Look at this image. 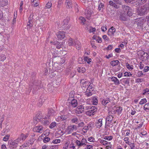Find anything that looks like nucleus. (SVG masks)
I'll list each match as a JSON object with an SVG mask.
<instances>
[{"instance_id":"obj_1","label":"nucleus","mask_w":149,"mask_h":149,"mask_svg":"<svg viewBox=\"0 0 149 149\" xmlns=\"http://www.w3.org/2000/svg\"><path fill=\"white\" fill-rule=\"evenodd\" d=\"M149 10L148 4H146L143 6L139 7L136 10L137 14L140 16L145 14L147 11Z\"/></svg>"},{"instance_id":"obj_2","label":"nucleus","mask_w":149,"mask_h":149,"mask_svg":"<svg viewBox=\"0 0 149 149\" xmlns=\"http://www.w3.org/2000/svg\"><path fill=\"white\" fill-rule=\"evenodd\" d=\"M41 83V81L35 78H33L31 81L30 86H34V88L36 89H39V85Z\"/></svg>"},{"instance_id":"obj_3","label":"nucleus","mask_w":149,"mask_h":149,"mask_svg":"<svg viewBox=\"0 0 149 149\" xmlns=\"http://www.w3.org/2000/svg\"><path fill=\"white\" fill-rule=\"evenodd\" d=\"M122 10L124 13L127 14L128 16H131L132 15V9L129 6L123 5L122 6Z\"/></svg>"},{"instance_id":"obj_4","label":"nucleus","mask_w":149,"mask_h":149,"mask_svg":"<svg viewBox=\"0 0 149 149\" xmlns=\"http://www.w3.org/2000/svg\"><path fill=\"white\" fill-rule=\"evenodd\" d=\"M88 109L89 110L86 112V113L87 115L91 116L92 115H94L93 113L97 111V108L94 106L92 107L90 106Z\"/></svg>"},{"instance_id":"obj_5","label":"nucleus","mask_w":149,"mask_h":149,"mask_svg":"<svg viewBox=\"0 0 149 149\" xmlns=\"http://www.w3.org/2000/svg\"><path fill=\"white\" fill-rule=\"evenodd\" d=\"M128 16L125 13H121L120 15L119 19L121 21H125L127 20Z\"/></svg>"},{"instance_id":"obj_6","label":"nucleus","mask_w":149,"mask_h":149,"mask_svg":"<svg viewBox=\"0 0 149 149\" xmlns=\"http://www.w3.org/2000/svg\"><path fill=\"white\" fill-rule=\"evenodd\" d=\"M115 31L116 29L112 26L109 29L107 34L110 36H113Z\"/></svg>"},{"instance_id":"obj_7","label":"nucleus","mask_w":149,"mask_h":149,"mask_svg":"<svg viewBox=\"0 0 149 149\" xmlns=\"http://www.w3.org/2000/svg\"><path fill=\"white\" fill-rule=\"evenodd\" d=\"M67 34L63 31H59L56 33V35L58 37H65L67 36Z\"/></svg>"},{"instance_id":"obj_8","label":"nucleus","mask_w":149,"mask_h":149,"mask_svg":"<svg viewBox=\"0 0 149 149\" xmlns=\"http://www.w3.org/2000/svg\"><path fill=\"white\" fill-rule=\"evenodd\" d=\"M9 143V147L10 149H15L17 146V144L16 142L15 141V140L13 142Z\"/></svg>"},{"instance_id":"obj_9","label":"nucleus","mask_w":149,"mask_h":149,"mask_svg":"<svg viewBox=\"0 0 149 149\" xmlns=\"http://www.w3.org/2000/svg\"><path fill=\"white\" fill-rule=\"evenodd\" d=\"M145 24L143 22V21L141 22H139L138 24L137 27L140 30H142L144 28H145Z\"/></svg>"},{"instance_id":"obj_10","label":"nucleus","mask_w":149,"mask_h":149,"mask_svg":"<svg viewBox=\"0 0 149 149\" xmlns=\"http://www.w3.org/2000/svg\"><path fill=\"white\" fill-rule=\"evenodd\" d=\"M109 4L113 7L116 8V9L120 7V5L116 4L113 1H109Z\"/></svg>"},{"instance_id":"obj_11","label":"nucleus","mask_w":149,"mask_h":149,"mask_svg":"<svg viewBox=\"0 0 149 149\" xmlns=\"http://www.w3.org/2000/svg\"><path fill=\"white\" fill-rule=\"evenodd\" d=\"M68 43L69 46H74L75 45V40L72 38H70L68 41Z\"/></svg>"},{"instance_id":"obj_12","label":"nucleus","mask_w":149,"mask_h":149,"mask_svg":"<svg viewBox=\"0 0 149 149\" xmlns=\"http://www.w3.org/2000/svg\"><path fill=\"white\" fill-rule=\"evenodd\" d=\"M55 112L52 109H49L48 111L47 116L49 118L51 116H53L55 114Z\"/></svg>"},{"instance_id":"obj_13","label":"nucleus","mask_w":149,"mask_h":149,"mask_svg":"<svg viewBox=\"0 0 149 149\" xmlns=\"http://www.w3.org/2000/svg\"><path fill=\"white\" fill-rule=\"evenodd\" d=\"M111 81H113L115 84L118 85L119 84V81L116 77H112L111 78Z\"/></svg>"},{"instance_id":"obj_14","label":"nucleus","mask_w":149,"mask_h":149,"mask_svg":"<svg viewBox=\"0 0 149 149\" xmlns=\"http://www.w3.org/2000/svg\"><path fill=\"white\" fill-rule=\"evenodd\" d=\"M71 104L73 107H75L77 105V100L74 99H73L71 102Z\"/></svg>"},{"instance_id":"obj_15","label":"nucleus","mask_w":149,"mask_h":149,"mask_svg":"<svg viewBox=\"0 0 149 149\" xmlns=\"http://www.w3.org/2000/svg\"><path fill=\"white\" fill-rule=\"evenodd\" d=\"M85 14L87 19H89L91 15V13L90 11L86 10L85 11Z\"/></svg>"},{"instance_id":"obj_16","label":"nucleus","mask_w":149,"mask_h":149,"mask_svg":"<svg viewBox=\"0 0 149 149\" xmlns=\"http://www.w3.org/2000/svg\"><path fill=\"white\" fill-rule=\"evenodd\" d=\"M110 100L109 98L104 99L102 101V104L104 105H105L109 102Z\"/></svg>"},{"instance_id":"obj_17","label":"nucleus","mask_w":149,"mask_h":149,"mask_svg":"<svg viewBox=\"0 0 149 149\" xmlns=\"http://www.w3.org/2000/svg\"><path fill=\"white\" fill-rule=\"evenodd\" d=\"M41 123L44 125H48L50 123V122L45 119L43 118L41 120Z\"/></svg>"},{"instance_id":"obj_18","label":"nucleus","mask_w":149,"mask_h":149,"mask_svg":"<svg viewBox=\"0 0 149 149\" xmlns=\"http://www.w3.org/2000/svg\"><path fill=\"white\" fill-rule=\"evenodd\" d=\"M84 80V79H83L81 81V83L82 84L83 86L85 88H86L87 87H88V85L90 84V82L89 81H85L84 82H82V81Z\"/></svg>"},{"instance_id":"obj_19","label":"nucleus","mask_w":149,"mask_h":149,"mask_svg":"<svg viewBox=\"0 0 149 149\" xmlns=\"http://www.w3.org/2000/svg\"><path fill=\"white\" fill-rule=\"evenodd\" d=\"M119 62L118 60L112 61L111 62V65L113 66H116L119 64Z\"/></svg>"},{"instance_id":"obj_20","label":"nucleus","mask_w":149,"mask_h":149,"mask_svg":"<svg viewBox=\"0 0 149 149\" xmlns=\"http://www.w3.org/2000/svg\"><path fill=\"white\" fill-rule=\"evenodd\" d=\"M1 2L0 3V6L3 7L7 4L8 1L7 0H1Z\"/></svg>"},{"instance_id":"obj_21","label":"nucleus","mask_w":149,"mask_h":149,"mask_svg":"<svg viewBox=\"0 0 149 149\" xmlns=\"http://www.w3.org/2000/svg\"><path fill=\"white\" fill-rule=\"evenodd\" d=\"M86 29H89L88 31L90 33H93L96 30V29L95 28L92 27L91 26H88L86 28Z\"/></svg>"},{"instance_id":"obj_22","label":"nucleus","mask_w":149,"mask_h":149,"mask_svg":"<svg viewBox=\"0 0 149 149\" xmlns=\"http://www.w3.org/2000/svg\"><path fill=\"white\" fill-rule=\"evenodd\" d=\"M77 70L79 72L83 73L85 72L86 69L84 67H79L78 68Z\"/></svg>"},{"instance_id":"obj_23","label":"nucleus","mask_w":149,"mask_h":149,"mask_svg":"<svg viewBox=\"0 0 149 149\" xmlns=\"http://www.w3.org/2000/svg\"><path fill=\"white\" fill-rule=\"evenodd\" d=\"M68 19H65L62 23V27L65 28V26H67L68 24Z\"/></svg>"},{"instance_id":"obj_24","label":"nucleus","mask_w":149,"mask_h":149,"mask_svg":"<svg viewBox=\"0 0 149 149\" xmlns=\"http://www.w3.org/2000/svg\"><path fill=\"white\" fill-rule=\"evenodd\" d=\"M4 119V117L3 115L1 113H0V127L1 128V125Z\"/></svg>"},{"instance_id":"obj_25","label":"nucleus","mask_w":149,"mask_h":149,"mask_svg":"<svg viewBox=\"0 0 149 149\" xmlns=\"http://www.w3.org/2000/svg\"><path fill=\"white\" fill-rule=\"evenodd\" d=\"M147 1V0H136V3L138 5H139L145 3Z\"/></svg>"},{"instance_id":"obj_26","label":"nucleus","mask_w":149,"mask_h":149,"mask_svg":"<svg viewBox=\"0 0 149 149\" xmlns=\"http://www.w3.org/2000/svg\"><path fill=\"white\" fill-rule=\"evenodd\" d=\"M43 127L41 126H37L35 127V129L36 130V131L40 132L41 131H42L43 130Z\"/></svg>"},{"instance_id":"obj_27","label":"nucleus","mask_w":149,"mask_h":149,"mask_svg":"<svg viewBox=\"0 0 149 149\" xmlns=\"http://www.w3.org/2000/svg\"><path fill=\"white\" fill-rule=\"evenodd\" d=\"M57 51H54L53 54V58H55L56 57H57L58 59L60 58L58 54V53Z\"/></svg>"},{"instance_id":"obj_28","label":"nucleus","mask_w":149,"mask_h":149,"mask_svg":"<svg viewBox=\"0 0 149 149\" xmlns=\"http://www.w3.org/2000/svg\"><path fill=\"white\" fill-rule=\"evenodd\" d=\"M77 108L79 110V113L80 112V113H81L84 110V109L83 106L80 105Z\"/></svg>"},{"instance_id":"obj_29","label":"nucleus","mask_w":149,"mask_h":149,"mask_svg":"<svg viewBox=\"0 0 149 149\" xmlns=\"http://www.w3.org/2000/svg\"><path fill=\"white\" fill-rule=\"evenodd\" d=\"M69 128L70 130L69 132L73 131L74 129L77 130V127L75 126L74 125H72L69 126Z\"/></svg>"},{"instance_id":"obj_30","label":"nucleus","mask_w":149,"mask_h":149,"mask_svg":"<svg viewBox=\"0 0 149 149\" xmlns=\"http://www.w3.org/2000/svg\"><path fill=\"white\" fill-rule=\"evenodd\" d=\"M76 143L77 145L79 146V147H80V146L83 145H86V144H85L84 143H81L80 141L78 140H77L76 141Z\"/></svg>"},{"instance_id":"obj_31","label":"nucleus","mask_w":149,"mask_h":149,"mask_svg":"<svg viewBox=\"0 0 149 149\" xmlns=\"http://www.w3.org/2000/svg\"><path fill=\"white\" fill-rule=\"evenodd\" d=\"M6 58V57L3 54H0V61H3Z\"/></svg>"},{"instance_id":"obj_32","label":"nucleus","mask_w":149,"mask_h":149,"mask_svg":"<svg viewBox=\"0 0 149 149\" xmlns=\"http://www.w3.org/2000/svg\"><path fill=\"white\" fill-rule=\"evenodd\" d=\"M92 101L94 105H96L97 104L98 100L96 98L94 97L93 98Z\"/></svg>"},{"instance_id":"obj_33","label":"nucleus","mask_w":149,"mask_h":149,"mask_svg":"<svg viewBox=\"0 0 149 149\" xmlns=\"http://www.w3.org/2000/svg\"><path fill=\"white\" fill-rule=\"evenodd\" d=\"M93 40H95L96 42H97L98 43H101L102 42V40L101 38H93Z\"/></svg>"},{"instance_id":"obj_34","label":"nucleus","mask_w":149,"mask_h":149,"mask_svg":"<svg viewBox=\"0 0 149 149\" xmlns=\"http://www.w3.org/2000/svg\"><path fill=\"white\" fill-rule=\"evenodd\" d=\"M27 137V136L25 135L23 133H22L20 135V137L21 138V139L22 141H24L26 138Z\"/></svg>"},{"instance_id":"obj_35","label":"nucleus","mask_w":149,"mask_h":149,"mask_svg":"<svg viewBox=\"0 0 149 149\" xmlns=\"http://www.w3.org/2000/svg\"><path fill=\"white\" fill-rule=\"evenodd\" d=\"M143 109L146 111V110H149V103H147L144 105Z\"/></svg>"},{"instance_id":"obj_36","label":"nucleus","mask_w":149,"mask_h":149,"mask_svg":"<svg viewBox=\"0 0 149 149\" xmlns=\"http://www.w3.org/2000/svg\"><path fill=\"white\" fill-rule=\"evenodd\" d=\"M102 119H100L97 123V124H98V126H99L100 127H101L102 125Z\"/></svg>"},{"instance_id":"obj_37","label":"nucleus","mask_w":149,"mask_h":149,"mask_svg":"<svg viewBox=\"0 0 149 149\" xmlns=\"http://www.w3.org/2000/svg\"><path fill=\"white\" fill-rule=\"evenodd\" d=\"M143 94L145 95L146 94H149V89L146 88L145 90H143Z\"/></svg>"},{"instance_id":"obj_38","label":"nucleus","mask_w":149,"mask_h":149,"mask_svg":"<svg viewBox=\"0 0 149 149\" xmlns=\"http://www.w3.org/2000/svg\"><path fill=\"white\" fill-rule=\"evenodd\" d=\"M147 102V101L146 99L144 98L141 100V101L139 102V104H142Z\"/></svg>"},{"instance_id":"obj_39","label":"nucleus","mask_w":149,"mask_h":149,"mask_svg":"<svg viewBox=\"0 0 149 149\" xmlns=\"http://www.w3.org/2000/svg\"><path fill=\"white\" fill-rule=\"evenodd\" d=\"M112 1L117 4H118L120 5H121V0H112Z\"/></svg>"},{"instance_id":"obj_40","label":"nucleus","mask_w":149,"mask_h":149,"mask_svg":"<svg viewBox=\"0 0 149 149\" xmlns=\"http://www.w3.org/2000/svg\"><path fill=\"white\" fill-rule=\"evenodd\" d=\"M93 85L92 84H91L90 83L89 84V85H88V87L87 88V90H89V91H92L93 90L92 89L93 88Z\"/></svg>"},{"instance_id":"obj_41","label":"nucleus","mask_w":149,"mask_h":149,"mask_svg":"<svg viewBox=\"0 0 149 149\" xmlns=\"http://www.w3.org/2000/svg\"><path fill=\"white\" fill-rule=\"evenodd\" d=\"M33 121L34 123L36 124L38 122L40 121V119L38 118L36 116L34 118Z\"/></svg>"},{"instance_id":"obj_42","label":"nucleus","mask_w":149,"mask_h":149,"mask_svg":"<svg viewBox=\"0 0 149 149\" xmlns=\"http://www.w3.org/2000/svg\"><path fill=\"white\" fill-rule=\"evenodd\" d=\"M67 6H68V8H71L72 7V3L70 1H67Z\"/></svg>"},{"instance_id":"obj_43","label":"nucleus","mask_w":149,"mask_h":149,"mask_svg":"<svg viewBox=\"0 0 149 149\" xmlns=\"http://www.w3.org/2000/svg\"><path fill=\"white\" fill-rule=\"evenodd\" d=\"M56 123L53 122L50 125L49 127L51 129L53 128L56 126Z\"/></svg>"},{"instance_id":"obj_44","label":"nucleus","mask_w":149,"mask_h":149,"mask_svg":"<svg viewBox=\"0 0 149 149\" xmlns=\"http://www.w3.org/2000/svg\"><path fill=\"white\" fill-rule=\"evenodd\" d=\"M122 79H125V80L123 81V82L124 83L127 84H129V79H126V78H123Z\"/></svg>"},{"instance_id":"obj_45","label":"nucleus","mask_w":149,"mask_h":149,"mask_svg":"<svg viewBox=\"0 0 149 149\" xmlns=\"http://www.w3.org/2000/svg\"><path fill=\"white\" fill-rule=\"evenodd\" d=\"M113 117L111 115H109L106 118V120H112L113 118Z\"/></svg>"},{"instance_id":"obj_46","label":"nucleus","mask_w":149,"mask_h":149,"mask_svg":"<svg viewBox=\"0 0 149 149\" xmlns=\"http://www.w3.org/2000/svg\"><path fill=\"white\" fill-rule=\"evenodd\" d=\"M132 75V74L130 72H125L124 74V76L130 77Z\"/></svg>"},{"instance_id":"obj_47","label":"nucleus","mask_w":149,"mask_h":149,"mask_svg":"<svg viewBox=\"0 0 149 149\" xmlns=\"http://www.w3.org/2000/svg\"><path fill=\"white\" fill-rule=\"evenodd\" d=\"M52 6V4L50 2H48L46 5V7L47 8H50Z\"/></svg>"},{"instance_id":"obj_48","label":"nucleus","mask_w":149,"mask_h":149,"mask_svg":"<svg viewBox=\"0 0 149 149\" xmlns=\"http://www.w3.org/2000/svg\"><path fill=\"white\" fill-rule=\"evenodd\" d=\"M84 60L87 61L88 63H89L91 61V59L87 57L84 58Z\"/></svg>"},{"instance_id":"obj_49","label":"nucleus","mask_w":149,"mask_h":149,"mask_svg":"<svg viewBox=\"0 0 149 149\" xmlns=\"http://www.w3.org/2000/svg\"><path fill=\"white\" fill-rule=\"evenodd\" d=\"M50 43H52L54 45H59L60 44L59 42L57 41H51L50 42Z\"/></svg>"},{"instance_id":"obj_50","label":"nucleus","mask_w":149,"mask_h":149,"mask_svg":"<svg viewBox=\"0 0 149 149\" xmlns=\"http://www.w3.org/2000/svg\"><path fill=\"white\" fill-rule=\"evenodd\" d=\"M112 120H106V123H105V126H108L109 127V125L111 124L112 123Z\"/></svg>"},{"instance_id":"obj_51","label":"nucleus","mask_w":149,"mask_h":149,"mask_svg":"<svg viewBox=\"0 0 149 149\" xmlns=\"http://www.w3.org/2000/svg\"><path fill=\"white\" fill-rule=\"evenodd\" d=\"M104 5L102 3H100V4L98 6V10H102V9L103 8Z\"/></svg>"},{"instance_id":"obj_52","label":"nucleus","mask_w":149,"mask_h":149,"mask_svg":"<svg viewBox=\"0 0 149 149\" xmlns=\"http://www.w3.org/2000/svg\"><path fill=\"white\" fill-rule=\"evenodd\" d=\"M143 54H142L141 56V58L142 59V58H146L147 57L148 54L146 53H145L143 52Z\"/></svg>"},{"instance_id":"obj_53","label":"nucleus","mask_w":149,"mask_h":149,"mask_svg":"<svg viewBox=\"0 0 149 149\" xmlns=\"http://www.w3.org/2000/svg\"><path fill=\"white\" fill-rule=\"evenodd\" d=\"M60 139H57L54 140L53 141L52 143L54 144H56L58 143H60Z\"/></svg>"},{"instance_id":"obj_54","label":"nucleus","mask_w":149,"mask_h":149,"mask_svg":"<svg viewBox=\"0 0 149 149\" xmlns=\"http://www.w3.org/2000/svg\"><path fill=\"white\" fill-rule=\"evenodd\" d=\"M144 81L143 79L138 78L136 79V83H139Z\"/></svg>"},{"instance_id":"obj_55","label":"nucleus","mask_w":149,"mask_h":149,"mask_svg":"<svg viewBox=\"0 0 149 149\" xmlns=\"http://www.w3.org/2000/svg\"><path fill=\"white\" fill-rule=\"evenodd\" d=\"M79 19L81 21V22L83 24H84V22L86 21L85 19L83 17H81L79 18Z\"/></svg>"},{"instance_id":"obj_56","label":"nucleus","mask_w":149,"mask_h":149,"mask_svg":"<svg viewBox=\"0 0 149 149\" xmlns=\"http://www.w3.org/2000/svg\"><path fill=\"white\" fill-rule=\"evenodd\" d=\"M50 140V139L48 137L45 138L43 140V141L44 143L49 142Z\"/></svg>"},{"instance_id":"obj_57","label":"nucleus","mask_w":149,"mask_h":149,"mask_svg":"<svg viewBox=\"0 0 149 149\" xmlns=\"http://www.w3.org/2000/svg\"><path fill=\"white\" fill-rule=\"evenodd\" d=\"M101 29L102 31L104 32L106 31L107 30V27L106 25L103 26H102V27L101 28Z\"/></svg>"},{"instance_id":"obj_58","label":"nucleus","mask_w":149,"mask_h":149,"mask_svg":"<svg viewBox=\"0 0 149 149\" xmlns=\"http://www.w3.org/2000/svg\"><path fill=\"white\" fill-rule=\"evenodd\" d=\"M33 14L31 13L30 15L29 18V20L31 21V22H32V20L33 19Z\"/></svg>"},{"instance_id":"obj_59","label":"nucleus","mask_w":149,"mask_h":149,"mask_svg":"<svg viewBox=\"0 0 149 149\" xmlns=\"http://www.w3.org/2000/svg\"><path fill=\"white\" fill-rule=\"evenodd\" d=\"M112 139V137L111 136H105L104 138V139L107 140H110Z\"/></svg>"},{"instance_id":"obj_60","label":"nucleus","mask_w":149,"mask_h":149,"mask_svg":"<svg viewBox=\"0 0 149 149\" xmlns=\"http://www.w3.org/2000/svg\"><path fill=\"white\" fill-rule=\"evenodd\" d=\"M129 146L131 149H134L135 147L134 143H130Z\"/></svg>"},{"instance_id":"obj_61","label":"nucleus","mask_w":149,"mask_h":149,"mask_svg":"<svg viewBox=\"0 0 149 149\" xmlns=\"http://www.w3.org/2000/svg\"><path fill=\"white\" fill-rule=\"evenodd\" d=\"M85 95L88 97H89L92 95V93L91 92H87L86 91Z\"/></svg>"},{"instance_id":"obj_62","label":"nucleus","mask_w":149,"mask_h":149,"mask_svg":"<svg viewBox=\"0 0 149 149\" xmlns=\"http://www.w3.org/2000/svg\"><path fill=\"white\" fill-rule=\"evenodd\" d=\"M100 142L101 143H103V144L104 145H106L107 143V142L104 140H101Z\"/></svg>"},{"instance_id":"obj_63","label":"nucleus","mask_w":149,"mask_h":149,"mask_svg":"<svg viewBox=\"0 0 149 149\" xmlns=\"http://www.w3.org/2000/svg\"><path fill=\"white\" fill-rule=\"evenodd\" d=\"M149 70V67L148 66H146L145 68L143 70V71L145 72H147Z\"/></svg>"},{"instance_id":"obj_64","label":"nucleus","mask_w":149,"mask_h":149,"mask_svg":"<svg viewBox=\"0 0 149 149\" xmlns=\"http://www.w3.org/2000/svg\"><path fill=\"white\" fill-rule=\"evenodd\" d=\"M86 148L87 149H93V146L91 145H87Z\"/></svg>"}]
</instances>
